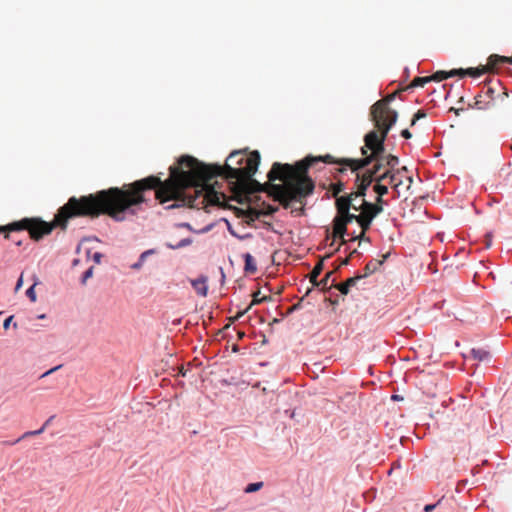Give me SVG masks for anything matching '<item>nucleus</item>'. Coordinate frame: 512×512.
<instances>
[{"label":"nucleus","mask_w":512,"mask_h":512,"mask_svg":"<svg viewBox=\"0 0 512 512\" xmlns=\"http://www.w3.org/2000/svg\"><path fill=\"white\" fill-rule=\"evenodd\" d=\"M260 163V154L253 151L249 156H245L241 151L230 153L225 165H206L196 158L185 155L178 160V164L170 167V175L162 181L158 176H148L126 184V190H113V193L119 194L120 199L125 202V209L133 206L137 208L148 201L147 194L154 192L155 199L164 204L168 201H175L166 209H173L180 206L190 208L204 209L208 205H218L224 199V195L217 192L209 181L214 177L220 176L226 179L231 185L232 190L239 194H252L260 191H267L274 200L278 201L284 208V204L276 198L272 186L275 184H260L252 176L256 173ZM275 162L268 173L269 181L280 180L285 185L283 179H271L270 175Z\"/></svg>","instance_id":"obj_1"},{"label":"nucleus","mask_w":512,"mask_h":512,"mask_svg":"<svg viewBox=\"0 0 512 512\" xmlns=\"http://www.w3.org/2000/svg\"><path fill=\"white\" fill-rule=\"evenodd\" d=\"M113 190H126V184L121 188L111 187L79 198L74 196L69 198L67 203L59 208L51 223L35 218H24L6 226H0V233L4 232V237L10 239V232L27 230L30 237L38 241L43 236L50 234L55 226L65 229L68 220L72 218L89 217L94 219L100 215H107L116 222H122L127 219L128 215L135 216L136 209L133 206L122 208L125 206V202L120 199L119 194L113 193Z\"/></svg>","instance_id":"obj_2"},{"label":"nucleus","mask_w":512,"mask_h":512,"mask_svg":"<svg viewBox=\"0 0 512 512\" xmlns=\"http://www.w3.org/2000/svg\"><path fill=\"white\" fill-rule=\"evenodd\" d=\"M361 153L365 156L361 159L335 158L330 154H326L324 156H307L294 165L276 163L270 178H280L285 181V185L272 186L276 198L285 207H290L292 201L302 202L304 198L312 194L315 185L308 176V169L316 162L349 166L352 172H357L373 163L371 168L366 169V172L371 173V176L380 172L383 168L386 169L385 141H382L381 151H376V149L367 146L365 143L361 148Z\"/></svg>","instance_id":"obj_3"},{"label":"nucleus","mask_w":512,"mask_h":512,"mask_svg":"<svg viewBox=\"0 0 512 512\" xmlns=\"http://www.w3.org/2000/svg\"><path fill=\"white\" fill-rule=\"evenodd\" d=\"M370 119L376 129L369 131L364 136V143L376 151H381L382 141L386 140L389 131L397 122L398 112L391 107L376 108V105L373 104L370 107Z\"/></svg>","instance_id":"obj_4"},{"label":"nucleus","mask_w":512,"mask_h":512,"mask_svg":"<svg viewBox=\"0 0 512 512\" xmlns=\"http://www.w3.org/2000/svg\"><path fill=\"white\" fill-rule=\"evenodd\" d=\"M335 207L337 215L333 220V237L341 239V244H344L347 225L353 221L357 222L358 214L350 213L351 209L358 212L357 205L348 197H340L335 201Z\"/></svg>","instance_id":"obj_5"},{"label":"nucleus","mask_w":512,"mask_h":512,"mask_svg":"<svg viewBox=\"0 0 512 512\" xmlns=\"http://www.w3.org/2000/svg\"><path fill=\"white\" fill-rule=\"evenodd\" d=\"M371 173L366 171L362 174L357 172L355 186L356 190L348 194L342 195L341 197H348L351 202H355L358 198L365 199L367 189L372 184Z\"/></svg>","instance_id":"obj_6"},{"label":"nucleus","mask_w":512,"mask_h":512,"mask_svg":"<svg viewBox=\"0 0 512 512\" xmlns=\"http://www.w3.org/2000/svg\"><path fill=\"white\" fill-rule=\"evenodd\" d=\"M357 210L360 211L359 215L373 220L377 215L383 212V208L378 205H373L371 202L362 199L360 204L357 205Z\"/></svg>","instance_id":"obj_7"},{"label":"nucleus","mask_w":512,"mask_h":512,"mask_svg":"<svg viewBox=\"0 0 512 512\" xmlns=\"http://www.w3.org/2000/svg\"><path fill=\"white\" fill-rule=\"evenodd\" d=\"M487 64L490 68V71L495 72L498 70L500 65L512 64V56L506 57V56H500L497 54H492L488 57Z\"/></svg>","instance_id":"obj_8"},{"label":"nucleus","mask_w":512,"mask_h":512,"mask_svg":"<svg viewBox=\"0 0 512 512\" xmlns=\"http://www.w3.org/2000/svg\"><path fill=\"white\" fill-rule=\"evenodd\" d=\"M388 257H389V253L383 255L382 260H377V259L370 260L364 267V274L362 275L363 278L376 272Z\"/></svg>","instance_id":"obj_9"},{"label":"nucleus","mask_w":512,"mask_h":512,"mask_svg":"<svg viewBox=\"0 0 512 512\" xmlns=\"http://www.w3.org/2000/svg\"><path fill=\"white\" fill-rule=\"evenodd\" d=\"M252 296H253V299H252V302L250 303V305L245 310L238 312L237 315L234 317V319H239L240 317H242L253 305H257L262 302L271 300V296H266V295L261 296L260 290L253 293Z\"/></svg>","instance_id":"obj_10"},{"label":"nucleus","mask_w":512,"mask_h":512,"mask_svg":"<svg viewBox=\"0 0 512 512\" xmlns=\"http://www.w3.org/2000/svg\"><path fill=\"white\" fill-rule=\"evenodd\" d=\"M399 175H400V169H397V171H393V172L390 170L388 184L391 185L393 192L395 193L394 198H397L400 196L399 188L402 185V180L398 178Z\"/></svg>","instance_id":"obj_11"},{"label":"nucleus","mask_w":512,"mask_h":512,"mask_svg":"<svg viewBox=\"0 0 512 512\" xmlns=\"http://www.w3.org/2000/svg\"><path fill=\"white\" fill-rule=\"evenodd\" d=\"M191 284L198 295L203 297L207 295L208 287L206 277H200L198 279L192 280Z\"/></svg>","instance_id":"obj_12"},{"label":"nucleus","mask_w":512,"mask_h":512,"mask_svg":"<svg viewBox=\"0 0 512 512\" xmlns=\"http://www.w3.org/2000/svg\"><path fill=\"white\" fill-rule=\"evenodd\" d=\"M363 276H355L348 278L345 282L335 285V287L344 295L349 293V289L352 286H355L358 280L362 279Z\"/></svg>","instance_id":"obj_13"},{"label":"nucleus","mask_w":512,"mask_h":512,"mask_svg":"<svg viewBox=\"0 0 512 512\" xmlns=\"http://www.w3.org/2000/svg\"><path fill=\"white\" fill-rule=\"evenodd\" d=\"M465 72L467 73L468 76L477 78V77H480V76L484 75L485 73H488L491 71H490L488 64H486V65H481L477 68H468L465 70Z\"/></svg>","instance_id":"obj_14"},{"label":"nucleus","mask_w":512,"mask_h":512,"mask_svg":"<svg viewBox=\"0 0 512 512\" xmlns=\"http://www.w3.org/2000/svg\"><path fill=\"white\" fill-rule=\"evenodd\" d=\"M372 221H373V220H371V219H369V218H366V217H364V216H362V215H359V214H358L357 223H358V224H359V226L361 227L362 232H361V234H360V236H359V237H354V238H352V240H355V239H357V238H363V237H364V235H365V232H366L367 230H369V229H370V226H371V224H372Z\"/></svg>","instance_id":"obj_15"},{"label":"nucleus","mask_w":512,"mask_h":512,"mask_svg":"<svg viewBox=\"0 0 512 512\" xmlns=\"http://www.w3.org/2000/svg\"><path fill=\"white\" fill-rule=\"evenodd\" d=\"M244 257V261H245V266H244V270L246 273H249V274H254L257 270V266H256V262L253 258V256L249 253H246L243 255Z\"/></svg>","instance_id":"obj_16"},{"label":"nucleus","mask_w":512,"mask_h":512,"mask_svg":"<svg viewBox=\"0 0 512 512\" xmlns=\"http://www.w3.org/2000/svg\"><path fill=\"white\" fill-rule=\"evenodd\" d=\"M155 253H156L155 249H148V250L144 251L140 255L138 261L131 265V269H133V270H140L142 268L145 260L147 259V257L150 256V255H153Z\"/></svg>","instance_id":"obj_17"},{"label":"nucleus","mask_w":512,"mask_h":512,"mask_svg":"<svg viewBox=\"0 0 512 512\" xmlns=\"http://www.w3.org/2000/svg\"><path fill=\"white\" fill-rule=\"evenodd\" d=\"M386 170L397 171L396 166L399 164V158L391 153L385 154Z\"/></svg>","instance_id":"obj_18"},{"label":"nucleus","mask_w":512,"mask_h":512,"mask_svg":"<svg viewBox=\"0 0 512 512\" xmlns=\"http://www.w3.org/2000/svg\"><path fill=\"white\" fill-rule=\"evenodd\" d=\"M345 190V184L341 181H338L337 183L330 184L329 191L332 194V197L335 198V201H337V198H340L339 194Z\"/></svg>","instance_id":"obj_19"},{"label":"nucleus","mask_w":512,"mask_h":512,"mask_svg":"<svg viewBox=\"0 0 512 512\" xmlns=\"http://www.w3.org/2000/svg\"><path fill=\"white\" fill-rule=\"evenodd\" d=\"M390 176V170H384L382 173L378 172L372 175V183L375 184H384V182H388Z\"/></svg>","instance_id":"obj_20"},{"label":"nucleus","mask_w":512,"mask_h":512,"mask_svg":"<svg viewBox=\"0 0 512 512\" xmlns=\"http://www.w3.org/2000/svg\"><path fill=\"white\" fill-rule=\"evenodd\" d=\"M323 270V261L318 262L310 273V282L315 285L318 284V277Z\"/></svg>","instance_id":"obj_21"},{"label":"nucleus","mask_w":512,"mask_h":512,"mask_svg":"<svg viewBox=\"0 0 512 512\" xmlns=\"http://www.w3.org/2000/svg\"><path fill=\"white\" fill-rule=\"evenodd\" d=\"M483 98H484L483 95L476 96L475 107L477 109L485 110V109H489L493 105V102L491 100L485 101Z\"/></svg>","instance_id":"obj_22"},{"label":"nucleus","mask_w":512,"mask_h":512,"mask_svg":"<svg viewBox=\"0 0 512 512\" xmlns=\"http://www.w3.org/2000/svg\"><path fill=\"white\" fill-rule=\"evenodd\" d=\"M396 94H397L396 92L391 93V94H388V95H387V96H385L384 98H382V99H380V100L376 101V102L374 103V105H376V108H379V107H381V106H383V107H391V106H390V103L395 99Z\"/></svg>","instance_id":"obj_23"},{"label":"nucleus","mask_w":512,"mask_h":512,"mask_svg":"<svg viewBox=\"0 0 512 512\" xmlns=\"http://www.w3.org/2000/svg\"><path fill=\"white\" fill-rule=\"evenodd\" d=\"M471 355L475 360L483 361L490 357L489 352L483 349H472Z\"/></svg>","instance_id":"obj_24"},{"label":"nucleus","mask_w":512,"mask_h":512,"mask_svg":"<svg viewBox=\"0 0 512 512\" xmlns=\"http://www.w3.org/2000/svg\"><path fill=\"white\" fill-rule=\"evenodd\" d=\"M432 81V78L429 76L426 77H416L411 82V84L408 86V88H414V87H423L425 84Z\"/></svg>","instance_id":"obj_25"},{"label":"nucleus","mask_w":512,"mask_h":512,"mask_svg":"<svg viewBox=\"0 0 512 512\" xmlns=\"http://www.w3.org/2000/svg\"><path fill=\"white\" fill-rule=\"evenodd\" d=\"M429 77L432 78V81L440 82L450 77V71H437L436 73Z\"/></svg>","instance_id":"obj_26"},{"label":"nucleus","mask_w":512,"mask_h":512,"mask_svg":"<svg viewBox=\"0 0 512 512\" xmlns=\"http://www.w3.org/2000/svg\"><path fill=\"white\" fill-rule=\"evenodd\" d=\"M373 191L377 194V196H384L388 193V185L374 183Z\"/></svg>","instance_id":"obj_27"},{"label":"nucleus","mask_w":512,"mask_h":512,"mask_svg":"<svg viewBox=\"0 0 512 512\" xmlns=\"http://www.w3.org/2000/svg\"><path fill=\"white\" fill-rule=\"evenodd\" d=\"M263 485H264L263 482L250 483L245 487L244 492L245 493H253V492L259 491L263 487Z\"/></svg>","instance_id":"obj_28"},{"label":"nucleus","mask_w":512,"mask_h":512,"mask_svg":"<svg viewBox=\"0 0 512 512\" xmlns=\"http://www.w3.org/2000/svg\"><path fill=\"white\" fill-rule=\"evenodd\" d=\"M191 243H192L191 239L184 238L180 242H178L176 245L167 244V247H169L170 249H179V248L186 247V246L190 245Z\"/></svg>","instance_id":"obj_29"},{"label":"nucleus","mask_w":512,"mask_h":512,"mask_svg":"<svg viewBox=\"0 0 512 512\" xmlns=\"http://www.w3.org/2000/svg\"><path fill=\"white\" fill-rule=\"evenodd\" d=\"M45 430V425H43L40 429L38 430H35V431H28V432H25L21 438L17 439L15 441V443L19 442L21 439L23 438H26V437H29V436H34V435H39L41 433H43Z\"/></svg>","instance_id":"obj_30"},{"label":"nucleus","mask_w":512,"mask_h":512,"mask_svg":"<svg viewBox=\"0 0 512 512\" xmlns=\"http://www.w3.org/2000/svg\"><path fill=\"white\" fill-rule=\"evenodd\" d=\"M278 210L277 207H273L271 205H267L266 207V210L265 211H259L257 212V217H259L260 215H272L274 214L276 211Z\"/></svg>","instance_id":"obj_31"},{"label":"nucleus","mask_w":512,"mask_h":512,"mask_svg":"<svg viewBox=\"0 0 512 512\" xmlns=\"http://www.w3.org/2000/svg\"><path fill=\"white\" fill-rule=\"evenodd\" d=\"M425 116L426 113L423 110H418L412 118L411 126H414L419 119L424 118Z\"/></svg>","instance_id":"obj_32"},{"label":"nucleus","mask_w":512,"mask_h":512,"mask_svg":"<svg viewBox=\"0 0 512 512\" xmlns=\"http://www.w3.org/2000/svg\"><path fill=\"white\" fill-rule=\"evenodd\" d=\"M26 295L27 297L32 301V302H35L36 301V292H35V285H32L31 287H29L26 291Z\"/></svg>","instance_id":"obj_33"},{"label":"nucleus","mask_w":512,"mask_h":512,"mask_svg":"<svg viewBox=\"0 0 512 512\" xmlns=\"http://www.w3.org/2000/svg\"><path fill=\"white\" fill-rule=\"evenodd\" d=\"M332 274L333 272H328L325 277L321 281H318V284H315L314 286H321L323 289H325Z\"/></svg>","instance_id":"obj_34"},{"label":"nucleus","mask_w":512,"mask_h":512,"mask_svg":"<svg viewBox=\"0 0 512 512\" xmlns=\"http://www.w3.org/2000/svg\"><path fill=\"white\" fill-rule=\"evenodd\" d=\"M466 69H453L450 71V77H453V76H460V77H463L465 75H467V73L465 72Z\"/></svg>","instance_id":"obj_35"},{"label":"nucleus","mask_w":512,"mask_h":512,"mask_svg":"<svg viewBox=\"0 0 512 512\" xmlns=\"http://www.w3.org/2000/svg\"><path fill=\"white\" fill-rule=\"evenodd\" d=\"M93 276V267H90L89 269H87L84 274H83V277H82V283L85 284L86 281L91 278Z\"/></svg>","instance_id":"obj_36"},{"label":"nucleus","mask_w":512,"mask_h":512,"mask_svg":"<svg viewBox=\"0 0 512 512\" xmlns=\"http://www.w3.org/2000/svg\"><path fill=\"white\" fill-rule=\"evenodd\" d=\"M373 205H378L383 208L384 205H387V202L383 199V196H377Z\"/></svg>","instance_id":"obj_37"},{"label":"nucleus","mask_w":512,"mask_h":512,"mask_svg":"<svg viewBox=\"0 0 512 512\" xmlns=\"http://www.w3.org/2000/svg\"><path fill=\"white\" fill-rule=\"evenodd\" d=\"M401 136L405 139H410L412 137L411 132L408 129H404L401 131Z\"/></svg>","instance_id":"obj_38"},{"label":"nucleus","mask_w":512,"mask_h":512,"mask_svg":"<svg viewBox=\"0 0 512 512\" xmlns=\"http://www.w3.org/2000/svg\"><path fill=\"white\" fill-rule=\"evenodd\" d=\"M13 318H14L13 316H9V317L4 321V323H3V327H4V329H8V327H9V325H10L11 321L13 320Z\"/></svg>","instance_id":"obj_39"},{"label":"nucleus","mask_w":512,"mask_h":512,"mask_svg":"<svg viewBox=\"0 0 512 512\" xmlns=\"http://www.w3.org/2000/svg\"><path fill=\"white\" fill-rule=\"evenodd\" d=\"M493 93H494V89L491 87H487L485 94H486V96H488L490 98L489 100H491V101L493 99V97H492Z\"/></svg>","instance_id":"obj_40"},{"label":"nucleus","mask_w":512,"mask_h":512,"mask_svg":"<svg viewBox=\"0 0 512 512\" xmlns=\"http://www.w3.org/2000/svg\"><path fill=\"white\" fill-rule=\"evenodd\" d=\"M491 243H492V237H491L490 234H487L486 235V241H485L486 248H489L491 246Z\"/></svg>","instance_id":"obj_41"},{"label":"nucleus","mask_w":512,"mask_h":512,"mask_svg":"<svg viewBox=\"0 0 512 512\" xmlns=\"http://www.w3.org/2000/svg\"><path fill=\"white\" fill-rule=\"evenodd\" d=\"M101 258H102V254L99 253V252H96L94 255H93V259L96 263H100L101 261Z\"/></svg>","instance_id":"obj_42"},{"label":"nucleus","mask_w":512,"mask_h":512,"mask_svg":"<svg viewBox=\"0 0 512 512\" xmlns=\"http://www.w3.org/2000/svg\"><path fill=\"white\" fill-rule=\"evenodd\" d=\"M437 504H428L424 507V511L425 512H431L435 507H436Z\"/></svg>","instance_id":"obj_43"},{"label":"nucleus","mask_w":512,"mask_h":512,"mask_svg":"<svg viewBox=\"0 0 512 512\" xmlns=\"http://www.w3.org/2000/svg\"><path fill=\"white\" fill-rule=\"evenodd\" d=\"M299 308H300V302H298V303H296V304L292 305V306L288 309V313H291V312H293V311H295V310H297V309H299Z\"/></svg>","instance_id":"obj_44"},{"label":"nucleus","mask_w":512,"mask_h":512,"mask_svg":"<svg viewBox=\"0 0 512 512\" xmlns=\"http://www.w3.org/2000/svg\"><path fill=\"white\" fill-rule=\"evenodd\" d=\"M60 367H61V366H56V367H54V368H52V369L48 370L47 372H45V373L42 375V377H45V376H47V375H49V374L53 373L54 371L58 370Z\"/></svg>","instance_id":"obj_45"},{"label":"nucleus","mask_w":512,"mask_h":512,"mask_svg":"<svg viewBox=\"0 0 512 512\" xmlns=\"http://www.w3.org/2000/svg\"><path fill=\"white\" fill-rule=\"evenodd\" d=\"M22 282H23V280H22V276H21V277L18 279V281H17V284H16V290L20 289V287L22 286Z\"/></svg>","instance_id":"obj_46"},{"label":"nucleus","mask_w":512,"mask_h":512,"mask_svg":"<svg viewBox=\"0 0 512 512\" xmlns=\"http://www.w3.org/2000/svg\"><path fill=\"white\" fill-rule=\"evenodd\" d=\"M342 167H340L339 169H337V172L339 173H343L345 171V165H341Z\"/></svg>","instance_id":"obj_47"},{"label":"nucleus","mask_w":512,"mask_h":512,"mask_svg":"<svg viewBox=\"0 0 512 512\" xmlns=\"http://www.w3.org/2000/svg\"><path fill=\"white\" fill-rule=\"evenodd\" d=\"M399 169H400V174H401L402 172H406V171H407V167H406V166H403V167H401V168H399Z\"/></svg>","instance_id":"obj_48"},{"label":"nucleus","mask_w":512,"mask_h":512,"mask_svg":"<svg viewBox=\"0 0 512 512\" xmlns=\"http://www.w3.org/2000/svg\"><path fill=\"white\" fill-rule=\"evenodd\" d=\"M15 244H16L17 246H20V245H22V241H21V240H16V241H15Z\"/></svg>","instance_id":"obj_49"},{"label":"nucleus","mask_w":512,"mask_h":512,"mask_svg":"<svg viewBox=\"0 0 512 512\" xmlns=\"http://www.w3.org/2000/svg\"><path fill=\"white\" fill-rule=\"evenodd\" d=\"M51 420H52V417H51L50 419H48V420L44 423L45 427H46L48 424H50V421H51Z\"/></svg>","instance_id":"obj_50"},{"label":"nucleus","mask_w":512,"mask_h":512,"mask_svg":"<svg viewBox=\"0 0 512 512\" xmlns=\"http://www.w3.org/2000/svg\"><path fill=\"white\" fill-rule=\"evenodd\" d=\"M179 373L182 375V376H185V372L183 371V368L180 369Z\"/></svg>","instance_id":"obj_51"},{"label":"nucleus","mask_w":512,"mask_h":512,"mask_svg":"<svg viewBox=\"0 0 512 512\" xmlns=\"http://www.w3.org/2000/svg\"><path fill=\"white\" fill-rule=\"evenodd\" d=\"M342 264H344V265L348 264V258H346V259L342 262Z\"/></svg>","instance_id":"obj_52"},{"label":"nucleus","mask_w":512,"mask_h":512,"mask_svg":"<svg viewBox=\"0 0 512 512\" xmlns=\"http://www.w3.org/2000/svg\"><path fill=\"white\" fill-rule=\"evenodd\" d=\"M409 183H412V177H408Z\"/></svg>","instance_id":"obj_53"},{"label":"nucleus","mask_w":512,"mask_h":512,"mask_svg":"<svg viewBox=\"0 0 512 512\" xmlns=\"http://www.w3.org/2000/svg\"><path fill=\"white\" fill-rule=\"evenodd\" d=\"M2 314V312H0V315Z\"/></svg>","instance_id":"obj_54"},{"label":"nucleus","mask_w":512,"mask_h":512,"mask_svg":"<svg viewBox=\"0 0 512 512\" xmlns=\"http://www.w3.org/2000/svg\"><path fill=\"white\" fill-rule=\"evenodd\" d=\"M511 149H512V145H511Z\"/></svg>","instance_id":"obj_55"}]
</instances>
